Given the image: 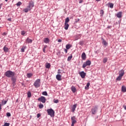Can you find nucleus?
Returning <instances> with one entry per match:
<instances>
[{
    "label": "nucleus",
    "instance_id": "nucleus-11",
    "mask_svg": "<svg viewBox=\"0 0 126 126\" xmlns=\"http://www.w3.org/2000/svg\"><path fill=\"white\" fill-rule=\"evenodd\" d=\"M122 14H123V12L122 11L119 12L116 14L117 17H118V18H121L122 16Z\"/></svg>",
    "mask_w": 126,
    "mask_h": 126
},
{
    "label": "nucleus",
    "instance_id": "nucleus-32",
    "mask_svg": "<svg viewBox=\"0 0 126 126\" xmlns=\"http://www.w3.org/2000/svg\"><path fill=\"white\" fill-rule=\"evenodd\" d=\"M70 47H71V46H70V44H66V49L67 50H69V49H70Z\"/></svg>",
    "mask_w": 126,
    "mask_h": 126
},
{
    "label": "nucleus",
    "instance_id": "nucleus-43",
    "mask_svg": "<svg viewBox=\"0 0 126 126\" xmlns=\"http://www.w3.org/2000/svg\"><path fill=\"white\" fill-rule=\"evenodd\" d=\"M6 116H7V117H10V116H11V114H10V113L7 112V113H6Z\"/></svg>",
    "mask_w": 126,
    "mask_h": 126
},
{
    "label": "nucleus",
    "instance_id": "nucleus-6",
    "mask_svg": "<svg viewBox=\"0 0 126 126\" xmlns=\"http://www.w3.org/2000/svg\"><path fill=\"white\" fill-rule=\"evenodd\" d=\"M27 7L30 9V10H31L34 7V2L33 1H30Z\"/></svg>",
    "mask_w": 126,
    "mask_h": 126
},
{
    "label": "nucleus",
    "instance_id": "nucleus-9",
    "mask_svg": "<svg viewBox=\"0 0 126 126\" xmlns=\"http://www.w3.org/2000/svg\"><path fill=\"white\" fill-rule=\"evenodd\" d=\"M79 74L82 78H84L86 76V73L84 72V71L80 72Z\"/></svg>",
    "mask_w": 126,
    "mask_h": 126
},
{
    "label": "nucleus",
    "instance_id": "nucleus-40",
    "mask_svg": "<svg viewBox=\"0 0 126 126\" xmlns=\"http://www.w3.org/2000/svg\"><path fill=\"white\" fill-rule=\"evenodd\" d=\"M54 103H55V104H58L59 103V99H54L53 100Z\"/></svg>",
    "mask_w": 126,
    "mask_h": 126
},
{
    "label": "nucleus",
    "instance_id": "nucleus-3",
    "mask_svg": "<svg viewBox=\"0 0 126 126\" xmlns=\"http://www.w3.org/2000/svg\"><path fill=\"white\" fill-rule=\"evenodd\" d=\"M47 112L48 113V115L50 116V117H55V111L53 110L52 108H50L47 109Z\"/></svg>",
    "mask_w": 126,
    "mask_h": 126
},
{
    "label": "nucleus",
    "instance_id": "nucleus-35",
    "mask_svg": "<svg viewBox=\"0 0 126 126\" xmlns=\"http://www.w3.org/2000/svg\"><path fill=\"white\" fill-rule=\"evenodd\" d=\"M27 95H28V98H30V97H31L32 94H31V92H29L28 93Z\"/></svg>",
    "mask_w": 126,
    "mask_h": 126
},
{
    "label": "nucleus",
    "instance_id": "nucleus-4",
    "mask_svg": "<svg viewBox=\"0 0 126 126\" xmlns=\"http://www.w3.org/2000/svg\"><path fill=\"white\" fill-rule=\"evenodd\" d=\"M98 112V107L97 106H93L91 110V113H92V115H96L97 112Z\"/></svg>",
    "mask_w": 126,
    "mask_h": 126
},
{
    "label": "nucleus",
    "instance_id": "nucleus-59",
    "mask_svg": "<svg viewBox=\"0 0 126 126\" xmlns=\"http://www.w3.org/2000/svg\"><path fill=\"white\" fill-rule=\"evenodd\" d=\"M76 40H78V39H76Z\"/></svg>",
    "mask_w": 126,
    "mask_h": 126
},
{
    "label": "nucleus",
    "instance_id": "nucleus-42",
    "mask_svg": "<svg viewBox=\"0 0 126 126\" xmlns=\"http://www.w3.org/2000/svg\"><path fill=\"white\" fill-rule=\"evenodd\" d=\"M6 103H7V100H5L4 101H3V100L2 101V105H5V104H6Z\"/></svg>",
    "mask_w": 126,
    "mask_h": 126
},
{
    "label": "nucleus",
    "instance_id": "nucleus-58",
    "mask_svg": "<svg viewBox=\"0 0 126 126\" xmlns=\"http://www.w3.org/2000/svg\"><path fill=\"white\" fill-rule=\"evenodd\" d=\"M5 0V1H7V0Z\"/></svg>",
    "mask_w": 126,
    "mask_h": 126
},
{
    "label": "nucleus",
    "instance_id": "nucleus-55",
    "mask_svg": "<svg viewBox=\"0 0 126 126\" xmlns=\"http://www.w3.org/2000/svg\"><path fill=\"white\" fill-rule=\"evenodd\" d=\"M111 27H112V26H108V28L109 29L111 28Z\"/></svg>",
    "mask_w": 126,
    "mask_h": 126
},
{
    "label": "nucleus",
    "instance_id": "nucleus-17",
    "mask_svg": "<svg viewBox=\"0 0 126 126\" xmlns=\"http://www.w3.org/2000/svg\"><path fill=\"white\" fill-rule=\"evenodd\" d=\"M77 106V104H74L72 107V112L73 113H74V111H75V109H76V107Z\"/></svg>",
    "mask_w": 126,
    "mask_h": 126
},
{
    "label": "nucleus",
    "instance_id": "nucleus-34",
    "mask_svg": "<svg viewBox=\"0 0 126 126\" xmlns=\"http://www.w3.org/2000/svg\"><path fill=\"white\" fill-rule=\"evenodd\" d=\"M71 59H72V55H71L70 56H69L67 58V62H69V61L71 60Z\"/></svg>",
    "mask_w": 126,
    "mask_h": 126
},
{
    "label": "nucleus",
    "instance_id": "nucleus-22",
    "mask_svg": "<svg viewBox=\"0 0 126 126\" xmlns=\"http://www.w3.org/2000/svg\"><path fill=\"white\" fill-rule=\"evenodd\" d=\"M68 27H69V25L68 23H64V29L65 30H67L68 29Z\"/></svg>",
    "mask_w": 126,
    "mask_h": 126
},
{
    "label": "nucleus",
    "instance_id": "nucleus-15",
    "mask_svg": "<svg viewBox=\"0 0 126 126\" xmlns=\"http://www.w3.org/2000/svg\"><path fill=\"white\" fill-rule=\"evenodd\" d=\"M71 120L72 121V123L75 124L76 123V118H75V116H73L71 118Z\"/></svg>",
    "mask_w": 126,
    "mask_h": 126
},
{
    "label": "nucleus",
    "instance_id": "nucleus-10",
    "mask_svg": "<svg viewBox=\"0 0 126 126\" xmlns=\"http://www.w3.org/2000/svg\"><path fill=\"white\" fill-rule=\"evenodd\" d=\"M101 40H102L101 43L102 45L104 46V47H107V46L108 45V42H107V41H106V40L104 39L103 38H102Z\"/></svg>",
    "mask_w": 126,
    "mask_h": 126
},
{
    "label": "nucleus",
    "instance_id": "nucleus-33",
    "mask_svg": "<svg viewBox=\"0 0 126 126\" xmlns=\"http://www.w3.org/2000/svg\"><path fill=\"white\" fill-rule=\"evenodd\" d=\"M39 109H43V108H44V105L42 103H40L39 105Z\"/></svg>",
    "mask_w": 126,
    "mask_h": 126
},
{
    "label": "nucleus",
    "instance_id": "nucleus-2",
    "mask_svg": "<svg viewBox=\"0 0 126 126\" xmlns=\"http://www.w3.org/2000/svg\"><path fill=\"white\" fill-rule=\"evenodd\" d=\"M41 84V79H36L33 83V86L36 88L40 87Z\"/></svg>",
    "mask_w": 126,
    "mask_h": 126
},
{
    "label": "nucleus",
    "instance_id": "nucleus-8",
    "mask_svg": "<svg viewBox=\"0 0 126 126\" xmlns=\"http://www.w3.org/2000/svg\"><path fill=\"white\" fill-rule=\"evenodd\" d=\"M38 101H39L40 102H41L43 103H46V97L43 96H41L38 98Z\"/></svg>",
    "mask_w": 126,
    "mask_h": 126
},
{
    "label": "nucleus",
    "instance_id": "nucleus-21",
    "mask_svg": "<svg viewBox=\"0 0 126 126\" xmlns=\"http://www.w3.org/2000/svg\"><path fill=\"white\" fill-rule=\"evenodd\" d=\"M3 50L5 53H8V51H9V49L6 47V46L3 47Z\"/></svg>",
    "mask_w": 126,
    "mask_h": 126
},
{
    "label": "nucleus",
    "instance_id": "nucleus-39",
    "mask_svg": "<svg viewBox=\"0 0 126 126\" xmlns=\"http://www.w3.org/2000/svg\"><path fill=\"white\" fill-rule=\"evenodd\" d=\"M42 95H44V96H48V93L46 91H44L42 93Z\"/></svg>",
    "mask_w": 126,
    "mask_h": 126
},
{
    "label": "nucleus",
    "instance_id": "nucleus-12",
    "mask_svg": "<svg viewBox=\"0 0 126 126\" xmlns=\"http://www.w3.org/2000/svg\"><path fill=\"white\" fill-rule=\"evenodd\" d=\"M33 42V40L29 38H27L26 40V42L27 43V44H31Z\"/></svg>",
    "mask_w": 126,
    "mask_h": 126
},
{
    "label": "nucleus",
    "instance_id": "nucleus-20",
    "mask_svg": "<svg viewBox=\"0 0 126 126\" xmlns=\"http://www.w3.org/2000/svg\"><path fill=\"white\" fill-rule=\"evenodd\" d=\"M71 90L73 93H75V92H76V88L74 86H72Z\"/></svg>",
    "mask_w": 126,
    "mask_h": 126
},
{
    "label": "nucleus",
    "instance_id": "nucleus-56",
    "mask_svg": "<svg viewBox=\"0 0 126 126\" xmlns=\"http://www.w3.org/2000/svg\"><path fill=\"white\" fill-rule=\"evenodd\" d=\"M96 1H100L101 0H95Z\"/></svg>",
    "mask_w": 126,
    "mask_h": 126
},
{
    "label": "nucleus",
    "instance_id": "nucleus-1",
    "mask_svg": "<svg viewBox=\"0 0 126 126\" xmlns=\"http://www.w3.org/2000/svg\"><path fill=\"white\" fill-rule=\"evenodd\" d=\"M4 75L8 78H11V77H13V76H15V72H13L11 70H7L5 72Z\"/></svg>",
    "mask_w": 126,
    "mask_h": 126
},
{
    "label": "nucleus",
    "instance_id": "nucleus-31",
    "mask_svg": "<svg viewBox=\"0 0 126 126\" xmlns=\"http://www.w3.org/2000/svg\"><path fill=\"white\" fill-rule=\"evenodd\" d=\"M108 62V58H104L103 59V63H106Z\"/></svg>",
    "mask_w": 126,
    "mask_h": 126
},
{
    "label": "nucleus",
    "instance_id": "nucleus-38",
    "mask_svg": "<svg viewBox=\"0 0 126 126\" xmlns=\"http://www.w3.org/2000/svg\"><path fill=\"white\" fill-rule=\"evenodd\" d=\"M68 22H69V18L67 17L65 20V23H67Z\"/></svg>",
    "mask_w": 126,
    "mask_h": 126
},
{
    "label": "nucleus",
    "instance_id": "nucleus-30",
    "mask_svg": "<svg viewBox=\"0 0 126 126\" xmlns=\"http://www.w3.org/2000/svg\"><path fill=\"white\" fill-rule=\"evenodd\" d=\"M47 48H48V46L47 45H44V46L43 48V53H46V49H47Z\"/></svg>",
    "mask_w": 126,
    "mask_h": 126
},
{
    "label": "nucleus",
    "instance_id": "nucleus-29",
    "mask_svg": "<svg viewBox=\"0 0 126 126\" xmlns=\"http://www.w3.org/2000/svg\"><path fill=\"white\" fill-rule=\"evenodd\" d=\"M89 86H90V83H87V85L85 87V89H89Z\"/></svg>",
    "mask_w": 126,
    "mask_h": 126
},
{
    "label": "nucleus",
    "instance_id": "nucleus-27",
    "mask_svg": "<svg viewBox=\"0 0 126 126\" xmlns=\"http://www.w3.org/2000/svg\"><path fill=\"white\" fill-rule=\"evenodd\" d=\"M29 10H30V9L27 7L26 8L23 10V11H24V12L27 13L28 11H29Z\"/></svg>",
    "mask_w": 126,
    "mask_h": 126
},
{
    "label": "nucleus",
    "instance_id": "nucleus-47",
    "mask_svg": "<svg viewBox=\"0 0 126 126\" xmlns=\"http://www.w3.org/2000/svg\"><path fill=\"white\" fill-rule=\"evenodd\" d=\"M67 50H68V49H67L66 48L64 50V51L65 54H67Z\"/></svg>",
    "mask_w": 126,
    "mask_h": 126
},
{
    "label": "nucleus",
    "instance_id": "nucleus-51",
    "mask_svg": "<svg viewBox=\"0 0 126 126\" xmlns=\"http://www.w3.org/2000/svg\"><path fill=\"white\" fill-rule=\"evenodd\" d=\"M7 20L8 21H11V18H8V19H7Z\"/></svg>",
    "mask_w": 126,
    "mask_h": 126
},
{
    "label": "nucleus",
    "instance_id": "nucleus-36",
    "mask_svg": "<svg viewBox=\"0 0 126 126\" xmlns=\"http://www.w3.org/2000/svg\"><path fill=\"white\" fill-rule=\"evenodd\" d=\"M45 67L46 68H50V67H51V64L48 63Z\"/></svg>",
    "mask_w": 126,
    "mask_h": 126
},
{
    "label": "nucleus",
    "instance_id": "nucleus-26",
    "mask_svg": "<svg viewBox=\"0 0 126 126\" xmlns=\"http://www.w3.org/2000/svg\"><path fill=\"white\" fill-rule=\"evenodd\" d=\"M25 49H26V46H23L21 49V52L24 53L25 52Z\"/></svg>",
    "mask_w": 126,
    "mask_h": 126
},
{
    "label": "nucleus",
    "instance_id": "nucleus-19",
    "mask_svg": "<svg viewBox=\"0 0 126 126\" xmlns=\"http://www.w3.org/2000/svg\"><path fill=\"white\" fill-rule=\"evenodd\" d=\"M81 58L83 60H86V54L84 52L82 54Z\"/></svg>",
    "mask_w": 126,
    "mask_h": 126
},
{
    "label": "nucleus",
    "instance_id": "nucleus-5",
    "mask_svg": "<svg viewBox=\"0 0 126 126\" xmlns=\"http://www.w3.org/2000/svg\"><path fill=\"white\" fill-rule=\"evenodd\" d=\"M91 65V61L90 60L87 61L85 63L83 64L82 67L83 68H85L87 65L89 66Z\"/></svg>",
    "mask_w": 126,
    "mask_h": 126
},
{
    "label": "nucleus",
    "instance_id": "nucleus-7",
    "mask_svg": "<svg viewBox=\"0 0 126 126\" xmlns=\"http://www.w3.org/2000/svg\"><path fill=\"white\" fill-rule=\"evenodd\" d=\"M11 80L12 82V84L14 86V85H15V84L16 83V81L17 80V78L14 76L11 77Z\"/></svg>",
    "mask_w": 126,
    "mask_h": 126
},
{
    "label": "nucleus",
    "instance_id": "nucleus-16",
    "mask_svg": "<svg viewBox=\"0 0 126 126\" xmlns=\"http://www.w3.org/2000/svg\"><path fill=\"white\" fill-rule=\"evenodd\" d=\"M44 42L45 44H49V43H50V39L48 37L45 38L44 39Z\"/></svg>",
    "mask_w": 126,
    "mask_h": 126
},
{
    "label": "nucleus",
    "instance_id": "nucleus-49",
    "mask_svg": "<svg viewBox=\"0 0 126 126\" xmlns=\"http://www.w3.org/2000/svg\"><path fill=\"white\" fill-rule=\"evenodd\" d=\"M58 73H61V69H58Z\"/></svg>",
    "mask_w": 126,
    "mask_h": 126
},
{
    "label": "nucleus",
    "instance_id": "nucleus-18",
    "mask_svg": "<svg viewBox=\"0 0 126 126\" xmlns=\"http://www.w3.org/2000/svg\"><path fill=\"white\" fill-rule=\"evenodd\" d=\"M79 44L80 45V46H83V45H86V43H85V41L81 40L79 41Z\"/></svg>",
    "mask_w": 126,
    "mask_h": 126
},
{
    "label": "nucleus",
    "instance_id": "nucleus-54",
    "mask_svg": "<svg viewBox=\"0 0 126 126\" xmlns=\"http://www.w3.org/2000/svg\"><path fill=\"white\" fill-rule=\"evenodd\" d=\"M1 110V104H0V111Z\"/></svg>",
    "mask_w": 126,
    "mask_h": 126
},
{
    "label": "nucleus",
    "instance_id": "nucleus-41",
    "mask_svg": "<svg viewBox=\"0 0 126 126\" xmlns=\"http://www.w3.org/2000/svg\"><path fill=\"white\" fill-rule=\"evenodd\" d=\"M10 125V123H5L4 125H3L2 126H9Z\"/></svg>",
    "mask_w": 126,
    "mask_h": 126
},
{
    "label": "nucleus",
    "instance_id": "nucleus-53",
    "mask_svg": "<svg viewBox=\"0 0 126 126\" xmlns=\"http://www.w3.org/2000/svg\"><path fill=\"white\" fill-rule=\"evenodd\" d=\"M74 124H75V123H73L72 122L71 126H74Z\"/></svg>",
    "mask_w": 126,
    "mask_h": 126
},
{
    "label": "nucleus",
    "instance_id": "nucleus-50",
    "mask_svg": "<svg viewBox=\"0 0 126 126\" xmlns=\"http://www.w3.org/2000/svg\"><path fill=\"white\" fill-rule=\"evenodd\" d=\"M83 1V0H80V1H79V3H82V2Z\"/></svg>",
    "mask_w": 126,
    "mask_h": 126
},
{
    "label": "nucleus",
    "instance_id": "nucleus-14",
    "mask_svg": "<svg viewBox=\"0 0 126 126\" xmlns=\"http://www.w3.org/2000/svg\"><path fill=\"white\" fill-rule=\"evenodd\" d=\"M56 79H57L58 81H61V80H62V75H61V74H57L56 75Z\"/></svg>",
    "mask_w": 126,
    "mask_h": 126
},
{
    "label": "nucleus",
    "instance_id": "nucleus-48",
    "mask_svg": "<svg viewBox=\"0 0 126 126\" xmlns=\"http://www.w3.org/2000/svg\"><path fill=\"white\" fill-rule=\"evenodd\" d=\"M58 42L59 43H61V42H62V39H58Z\"/></svg>",
    "mask_w": 126,
    "mask_h": 126
},
{
    "label": "nucleus",
    "instance_id": "nucleus-24",
    "mask_svg": "<svg viewBox=\"0 0 126 126\" xmlns=\"http://www.w3.org/2000/svg\"><path fill=\"white\" fill-rule=\"evenodd\" d=\"M108 5L110 8H114V4L113 3L109 2Z\"/></svg>",
    "mask_w": 126,
    "mask_h": 126
},
{
    "label": "nucleus",
    "instance_id": "nucleus-57",
    "mask_svg": "<svg viewBox=\"0 0 126 126\" xmlns=\"http://www.w3.org/2000/svg\"><path fill=\"white\" fill-rule=\"evenodd\" d=\"M0 8H1V4H0Z\"/></svg>",
    "mask_w": 126,
    "mask_h": 126
},
{
    "label": "nucleus",
    "instance_id": "nucleus-25",
    "mask_svg": "<svg viewBox=\"0 0 126 126\" xmlns=\"http://www.w3.org/2000/svg\"><path fill=\"white\" fill-rule=\"evenodd\" d=\"M122 92H124V93L126 92V86H123L122 87Z\"/></svg>",
    "mask_w": 126,
    "mask_h": 126
},
{
    "label": "nucleus",
    "instance_id": "nucleus-52",
    "mask_svg": "<svg viewBox=\"0 0 126 126\" xmlns=\"http://www.w3.org/2000/svg\"><path fill=\"white\" fill-rule=\"evenodd\" d=\"M123 108L125 109V110H126V105L123 106Z\"/></svg>",
    "mask_w": 126,
    "mask_h": 126
},
{
    "label": "nucleus",
    "instance_id": "nucleus-45",
    "mask_svg": "<svg viewBox=\"0 0 126 126\" xmlns=\"http://www.w3.org/2000/svg\"><path fill=\"white\" fill-rule=\"evenodd\" d=\"M25 34H26V32H25V31H22L21 32V34L22 35H25Z\"/></svg>",
    "mask_w": 126,
    "mask_h": 126
},
{
    "label": "nucleus",
    "instance_id": "nucleus-44",
    "mask_svg": "<svg viewBox=\"0 0 126 126\" xmlns=\"http://www.w3.org/2000/svg\"><path fill=\"white\" fill-rule=\"evenodd\" d=\"M100 14L101 15V16H103V15H104V11L103 10H101L100 11Z\"/></svg>",
    "mask_w": 126,
    "mask_h": 126
},
{
    "label": "nucleus",
    "instance_id": "nucleus-46",
    "mask_svg": "<svg viewBox=\"0 0 126 126\" xmlns=\"http://www.w3.org/2000/svg\"><path fill=\"white\" fill-rule=\"evenodd\" d=\"M41 117V114H40V113H38L37 114V118H40Z\"/></svg>",
    "mask_w": 126,
    "mask_h": 126
},
{
    "label": "nucleus",
    "instance_id": "nucleus-13",
    "mask_svg": "<svg viewBox=\"0 0 126 126\" xmlns=\"http://www.w3.org/2000/svg\"><path fill=\"white\" fill-rule=\"evenodd\" d=\"M119 73L120 76H124V75L125 74V70L124 69H122L119 71Z\"/></svg>",
    "mask_w": 126,
    "mask_h": 126
},
{
    "label": "nucleus",
    "instance_id": "nucleus-37",
    "mask_svg": "<svg viewBox=\"0 0 126 126\" xmlns=\"http://www.w3.org/2000/svg\"><path fill=\"white\" fill-rule=\"evenodd\" d=\"M21 4H22V3L20 1H19L16 3L17 6H20Z\"/></svg>",
    "mask_w": 126,
    "mask_h": 126
},
{
    "label": "nucleus",
    "instance_id": "nucleus-23",
    "mask_svg": "<svg viewBox=\"0 0 126 126\" xmlns=\"http://www.w3.org/2000/svg\"><path fill=\"white\" fill-rule=\"evenodd\" d=\"M27 76L28 78H31V77L33 76V74H32V73H28L27 74Z\"/></svg>",
    "mask_w": 126,
    "mask_h": 126
},
{
    "label": "nucleus",
    "instance_id": "nucleus-28",
    "mask_svg": "<svg viewBox=\"0 0 126 126\" xmlns=\"http://www.w3.org/2000/svg\"><path fill=\"white\" fill-rule=\"evenodd\" d=\"M122 77H123L122 76H121L120 75H119V76L117 78L116 80H118V81H120L121 80Z\"/></svg>",
    "mask_w": 126,
    "mask_h": 126
}]
</instances>
